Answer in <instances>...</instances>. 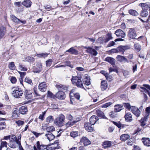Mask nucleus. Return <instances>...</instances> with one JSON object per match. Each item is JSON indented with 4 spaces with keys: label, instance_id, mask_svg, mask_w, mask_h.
<instances>
[{
    "label": "nucleus",
    "instance_id": "nucleus-1",
    "mask_svg": "<svg viewBox=\"0 0 150 150\" xmlns=\"http://www.w3.org/2000/svg\"><path fill=\"white\" fill-rule=\"evenodd\" d=\"M64 116L62 114H60L55 119L54 123L57 126L59 127H62L64 125Z\"/></svg>",
    "mask_w": 150,
    "mask_h": 150
},
{
    "label": "nucleus",
    "instance_id": "nucleus-2",
    "mask_svg": "<svg viewBox=\"0 0 150 150\" xmlns=\"http://www.w3.org/2000/svg\"><path fill=\"white\" fill-rule=\"evenodd\" d=\"M128 35L129 38L131 39H137L138 40H140L141 38L143 37V36H141L137 39L136 38L137 36V33L135 29L134 28H129L128 33Z\"/></svg>",
    "mask_w": 150,
    "mask_h": 150
},
{
    "label": "nucleus",
    "instance_id": "nucleus-3",
    "mask_svg": "<svg viewBox=\"0 0 150 150\" xmlns=\"http://www.w3.org/2000/svg\"><path fill=\"white\" fill-rule=\"evenodd\" d=\"M71 81L73 84H76L78 87L84 88L82 81L78 77L73 76L71 79Z\"/></svg>",
    "mask_w": 150,
    "mask_h": 150
},
{
    "label": "nucleus",
    "instance_id": "nucleus-4",
    "mask_svg": "<svg viewBox=\"0 0 150 150\" xmlns=\"http://www.w3.org/2000/svg\"><path fill=\"white\" fill-rule=\"evenodd\" d=\"M141 4L142 10L141 11L140 15L143 17H146L148 15L147 10L149 8V6L146 3H142Z\"/></svg>",
    "mask_w": 150,
    "mask_h": 150
},
{
    "label": "nucleus",
    "instance_id": "nucleus-5",
    "mask_svg": "<svg viewBox=\"0 0 150 150\" xmlns=\"http://www.w3.org/2000/svg\"><path fill=\"white\" fill-rule=\"evenodd\" d=\"M23 94V92L21 88H16L13 91L12 94L13 96L16 98H20Z\"/></svg>",
    "mask_w": 150,
    "mask_h": 150
},
{
    "label": "nucleus",
    "instance_id": "nucleus-6",
    "mask_svg": "<svg viewBox=\"0 0 150 150\" xmlns=\"http://www.w3.org/2000/svg\"><path fill=\"white\" fill-rule=\"evenodd\" d=\"M42 65L40 62H38L36 64V67L33 68V72L34 73H39L42 71Z\"/></svg>",
    "mask_w": 150,
    "mask_h": 150
},
{
    "label": "nucleus",
    "instance_id": "nucleus-7",
    "mask_svg": "<svg viewBox=\"0 0 150 150\" xmlns=\"http://www.w3.org/2000/svg\"><path fill=\"white\" fill-rule=\"evenodd\" d=\"M131 110L137 117H138L140 116L141 112L135 106H132L131 108Z\"/></svg>",
    "mask_w": 150,
    "mask_h": 150
},
{
    "label": "nucleus",
    "instance_id": "nucleus-8",
    "mask_svg": "<svg viewBox=\"0 0 150 150\" xmlns=\"http://www.w3.org/2000/svg\"><path fill=\"white\" fill-rule=\"evenodd\" d=\"M6 28L3 26L0 27V40L4 38L6 33Z\"/></svg>",
    "mask_w": 150,
    "mask_h": 150
},
{
    "label": "nucleus",
    "instance_id": "nucleus-9",
    "mask_svg": "<svg viewBox=\"0 0 150 150\" xmlns=\"http://www.w3.org/2000/svg\"><path fill=\"white\" fill-rule=\"evenodd\" d=\"M55 97L59 99L63 100L65 98V95L64 92L59 91L56 94Z\"/></svg>",
    "mask_w": 150,
    "mask_h": 150
},
{
    "label": "nucleus",
    "instance_id": "nucleus-10",
    "mask_svg": "<svg viewBox=\"0 0 150 150\" xmlns=\"http://www.w3.org/2000/svg\"><path fill=\"white\" fill-rule=\"evenodd\" d=\"M115 33L117 37L120 38H124L125 36V34L124 32L121 29L116 30Z\"/></svg>",
    "mask_w": 150,
    "mask_h": 150
},
{
    "label": "nucleus",
    "instance_id": "nucleus-11",
    "mask_svg": "<svg viewBox=\"0 0 150 150\" xmlns=\"http://www.w3.org/2000/svg\"><path fill=\"white\" fill-rule=\"evenodd\" d=\"M11 20L16 23H19V22H21L22 23L25 24H26V21H21L13 15H11Z\"/></svg>",
    "mask_w": 150,
    "mask_h": 150
},
{
    "label": "nucleus",
    "instance_id": "nucleus-12",
    "mask_svg": "<svg viewBox=\"0 0 150 150\" xmlns=\"http://www.w3.org/2000/svg\"><path fill=\"white\" fill-rule=\"evenodd\" d=\"M130 47L127 46H120L117 47L118 52H120L123 54L125 50L129 49Z\"/></svg>",
    "mask_w": 150,
    "mask_h": 150
},
{
    "label": "nucleus",
    "instance_id": "nucleus-13",
    "mask_svg": "<svg viewBox=\"0 0 150 150\" xmlns=\"http://www.w3.org/2000/svg\"><path fill=\"white\" fill-rule=\"evenodd\" d=\"M47 88V85L45 82H43L40 83L38 86L39 90L42 92L46 91Z\"/></svg>",
    "mask_w": 150,
    "mask_h": 150
},
{
    "label": "nucleus",
    "instance_id": "nucleus-14",
    "mask_svg": "<svg viewBox=\"0 0 150 150\" xmlns=\"http://www.w3.org/2000/svg\"><path fill=\"white\" fill-rule=\"evenodd\" d=\"M98 120V118L97 116L96 115L92 116L90 118V122L91 124L94 125Z\"/></svg>",
    "mask_w": 150,
    "mask_h": 150
},
{
    "label": "nucleus",
    "instance_id": "nucleus-15",
    "mask_svg": "<svg viewBox=\"0 0 150 150\" xmlns=\"http://www.w3.org/2000/svg\"><path fill=\"white\" fill-rule=\"evenodd\" d=\"M81 141L85 146H88L91 143V142L86 137H82Z\"/></svg>",
    "mask_w": 150,
    "mask_h": 150
},
{
    "label": "nucleus",
    "instance_id": "nucleus-16",
    "mask_svg": "<svg viewBox=\"0 0 150 150\" xmlns=\"http://www.w3.org/2000/svg\"><path fill=\"white\" fill-rule=\"evenodd\" d=\"M90 80V78L89 76H84L83 81L84 85L87 86L90 85L91 84Z\"/></svg>",
    "mask_w": 150,
    "mask_h": 150
},
{
    "label": "nucleus",
    "instance_id": "nucleus-17",
    "mask_svg": "<svg viewBox=\"0 0 150 150\" xmlns=\"http://www.w3.org/2000/svg\"><path fill=\"white\" fill-rule=\"evenodd\" d=\"M28 111L27 107L25 106H22L19 109V112L23 115L25 114Z\"/></svg>",
    "mask_w": 150,
    "mask_h": 150
},
{
    "label": "nucleus",
    "instance_id": "nucleus-18",
    "mask_svg": "<svg viewBox=\"0 0 150 150\" xmlns=\"http://www.w3.org/2000/svg\"><path fill=\"white\" fill-rule=\"evenodd\" d=\"M96 114L98 117L101 118L107 119L105 116L104 113L99 110H97L96 111Z\"/></svg>",
    "mask_w": 150,
    "mask_h": 150
},
{
    "label": "nucleus",
    "instance_id": "nucleus-19",
    "mask_svg": "<svg viewBox=\"0 0 150 150\" xmlns=\"http://www.w3.org/2000/svg\"><path fill=\"white\" fill-rule=\"evenodd\" d=\"M142 140L145 146H150V140L149 138H142Z\"/></svg>",
    "mask_w": 150,
    "mask_h": 150
},
{
    "label": "nucleus",
    "instance_id": "nucleus-20",
    "mask_svg": "<svg viewBox=\"0 0 150 150\" xmlns=\"http://www.w3.org/2000/svg\"><path fill=\"white\" fill-rule=\"evenodd\" d=\"M86 51L87 52L94 56L98 54L96 50L90 47V48H89L88 50H86Z\"/></svg>",
    "mask_w": 150,
    "mask_h": 150
},
{
    "label": "nucleus",
    "instance_id": "nucleus-21",
    "mask_svg": "<svg viewBox=\"0 0 150 150\" xmlns=\"http://www.w3.org/2000/svg\"><path fill=\"white\" fill-rule=\"evenodd\" d=\"M105 61L108 62L112 65H115V60L113 58L110 57H107L105 58Z\"/></svg>",
    "mask_w": 150,
    "mask_h": 150
},
{
    "label": "nucleus",
    "instance_id": "nucleus-22",
    "mask_svg": "<svg viewBox=\"0 0 150 150\" xmlns=\"http://www.w3.org/2000/svg\"><path fill=\"white\" fill-rule=\"evenodd\" d=\"M125 120L127 122H130L132 120V115L130 112L126 113L125 116Z\"/></svg>",
    "mask_w": 150,
    "mask_h": 150
},
{
    "label": "nucleus",
    "instance_id": "nucleus-23",
    "mask_svg": "<svg viewBox=\"0 0 150 150\" xmlns=\"http://www.w3.org/2000/svg\"><path fill=\"white\" fill-rule=\"evenodd\" d=\"M118 61L120 62H122L124 61L127 63L129 62V61L125 57L123 56L118 55L117 56L116 58Z\"/></svg>",
    "mask_w": 150,
    "mask_h": 150
},
{
    "label": "nucleus",
    "instance_id": "nucleus-24",
    "mask_svg": "<svg viewBox=\"0 0 150 150\" xmlns=\"http://www.w3.org/2000/svg\"><path fill=\"white\" fill-rule=\"evenodd\" d=\"M111 145V142L109 141H104L103 142L102 144L103 147L105 149L110 147Z\"/></svg>",
    "mask_w": 150,
    "mask_h": 150
},
{
    "label": "nucleus",
    "instance_id": "nucleus-25",
    "mask_svg": "<svg viewBox=\"0 0 150 150\" xmlns=\"http://www.w3.org/2000/svg\"><path fill=\"white\" fill-rule=\"evenodd\" d=\"M22 5L25 6L26 7H30L32 2L30 0H24L22 2Z\"/></svg>",
    "mask_w": 150,
    "mask_h": 150
},
{
    "label": "nucleus",
    "instance_id": "nucleus-26",
    "mask_svg": "<svg viewBox=\"0 0 150 150\" xmlns=\"http://www.w3.org/2000/svg\"><path fill=\"white\" fill-rule=\"evenodd\" d=\"M108 85L107 82L105 81H103L101 83V88L102 91L105 90L107 88Z\"/></svg>",
    "mask_w": 150,
    "mask_h": 150
},
{
    "label": "nucleus",
    "instance_id": "nucleus-27",
    "mask_svg": "<svg viewBox=\"0 0 150 150\" xmlns=\"http://www.w3.org/2000/svg\"><path fill=\"white\" fill-rule=\"evenodd\" d=\"M84 127L86 130L88 132H92L93 130V127L88 123H86L84 124Z\"/></svg>",
    "mask_w": 150,
    "mask_h": 150
},
{
    "label": "nucleus",
    "instance_id": "nucleus-28",
    "mask_svg": "<svg viewBox=\"0 0 150 150\" xmlns=\"http://www.w3.org/2000/svg\"><path fill=\"white\" fill-rule=\"evenodd\" d=\"M130 136L127 134H123L120 137V139L124 141H125L129 138Z\"/></svg>",
    "mask_w": 150,
    "mask_h": 150
},
{
    "label": "nucleus",
    "instance_id": "nucleus-29",
    "mask_svg": "<svg viewBox=\"0 0 150 150\" xmlns=\"http://www.w3.org/2000/svg\"><path fill=\"white\" fill-rule=\"evenodd\" d=\"M45 136L50 141L53 140L55 138V136L51 132H48L46 134Z\"/></svg>",
    "mask_w": 150,
    "mask_h": 150
},
{
    "label": "nucleus",
    "instance_id": "nucleus-30",
    "mask_svg": "<svg viewBox=\"0 0 150 150\" xmlns=\"http://www.w3.org/2000/svg\"><path fill=\"white\" fill-rule=\"evenodd\" d=\"M115 112H117L120 111L122 109L123 105L121 104H117L115 105Z\"/></svg>",
    "mask_w": 150,
    "mask_h": 150
},
{
    "label": "nucleus",
    "instance_id": "nucleus-31",
    "mask_svg": "<svg viewBox=\"0 0 150 150\" xmlns=\"http://www.w3.org/2000/svg\"><path fill=\"white\" fill-rule=\"evenodd\" d=\"M67 52H69L71 54L76 55L78 54V52L73 47H71L69 49Z\"/></svg>",
    "mask_w": 150,
    "mask_h": 150
},
{
    "label": "nucleus",
    "instance_id": "nucleus-32",
    "mask_svg": "<svg viewBox=\"0 0 150 150\" xmlns=\"http://www.w3.org/2000/svg\"><path fill=\"white\" fill-rule=\"evenodd\" d=\"M55 86L59 90H64L67 89V88L65 86L60 84H56Z\"/></svg>",
    "mask_w": 150,
    "mask_h": 150
},
{
    "label": "nucleus",
    "instance_id": "nucleus-33",
    "mask_svg": "<svg viewBox=\"0 0 150 150\" xmlns=\"http://www.w3.org/2000/svg\"><path fill=\"white\" fill-rule=\"evenodd\" d=\"M25 98L27 99H30L32 98V94L30 92L26 91L24 93Z\"/></svg>",
    "mask_w": 150,
    "mask_h": 150
},
{
    "label": "nucleus",
    "instance_id": "nucleus-34",
    "mask_svg": "<svg viewBox=\"0 0 150 150\" xmlns=\"http://www.w3.org/2000/svg\"><path fill=\"white\" fill-rule=\"evenodd\" d=\"M10 143H8L9 146L12 148H16V143L15 141L11 140Z\"/></svg>",
    "mask_w": 150,
    "mask_h": 150
},
{
    "label": "nucleus",
    "instance_id": "nucleus-35",
    "mask_svg": "<svg viewBox=\"0 0 150 150\" xmlns=\"http://www.w3.org/2000/svg\"><path fill=\"white\" fill-rule=\"evenodd\" d=\"M112 39L111 34L110 33H108L106 35V38L105 39L104 42L107 43L110 40Z\"/></svg>",
    "mask_w": 150,
    "mask_h": 150
},
{
    "label": "nucleus",
    "instance_id": "nucleus-36",
    "mask_svg": "<svg viewBox=\"0 0 150 150\" xmlns=\"http://www.w3.org/2000/svg\"><path fill=\"white\" fill-rule=\"evenodd\" d=\"M129 13L131 15L134 16H137L138 15V13L135 10H130L129 11Z\"/></svg>",
    "mask_w": 150,
    "mask_h": 150
},
{
    "label": "nucleus",
    "instance_id": "nucleus-37",
    "mask_svg": "<svg viewBox=\"0 0 150 150\" xmlns=\"http://www.w3.org/2000/svg\"><path fill=\"white\" fill-rule=\"evenodd\" d=\"M48 54L47 53H42L41 54H37L36 56L40 58H45L47 57Z\"/></svg>",
    "mask_w": 150,
    "mask_h": 150
},
{
    "label": "nucleus",
    "instance_id": "nucleus-38",
    "mask_svg": "<svg viewBox=\"0 0 150 150\" xmlns=\"http://www.w3.org/2000/svg\"><path fill=\"white\" fill-rule=\"evenodd\" d=\"M26 61L29 62H33L35 61V59L33 57H27L25 58Z\"/></svg>",
    "mask_w": 150,
    "mask_h": 150
},
{
    "label": "nucleus",
    "instance_id": "nucleus-39",
    "mask_svg": "<svg viewBox=\"0 0 150 150\" xmlns=\"http://www.w3.org/2000/svg\"><path fill=\"white\" fill-rule=\"evenodd\" d=\"M6 123L4 122H0V130H2L6 128Z\"/></svg>",
    "mask_w": 150,
    "mask_h": 150
},
{
    "label": "nucleus",
    "instance_id": "nucleus-40",
    "mask_svg": "<svg viewBox=\"0 0 150 150\" xmlns=\"http://www.w3.org/2000/svg\"><path fill=\"white\" fill-rule=\"evenodd\" d=\"M53 117L52 116H49L46 118V122L47 123L51 122L53 121Z\"/></svg>",
    "mask_w": 150,
    "mask_h": 150
},
{
    "label": "nucleus",
    "instance_id": "nucleus-41",
    "mask_svg": "<svg viewBox=\"0 0 150 150\" xmlns=\"http://www.w3.org/2000/svg\"><path fill=\"white\" fill-rule=\"evenodd\" d=\"M8 67L11 70H15L16 68L14 63L13 62H12L10 63L8 65Z\"/></svg>",
    "mask_w": 150,
    "mask_h": 150
},
{
    "label": "nucleus",
    "instance_id": "nucleus-42",
    "mask_svg": "<svg viewBox=\"0 0 150 150\" xmlns=\"http://www.w3.org/2000/svg\"><path fill=\"white\" fill-rule=\"evenodd\" d=\"M52 59H49L45 62L46 66L47 67H50L52 64Z\"/></svg>",
    "mask_w": 150,
    "mask_h": 150
},
{
    "label": "nucleus",
    "instance_id": "nucleus-43",
    "mask_svg": "<svg viewBox=\"0 0 150 150\" xmlns=\"http://www.w3.org/2000/svg\"><path fill=\"white\" fill-rule=\"evenodd\" d=\"M19 69L21 71H26L27 70V68L25 67L23 65L19 64Z\"/></svg>",
    "mask_w": 150,
    "mask_h": 150
},
{
    "label": "nucleus",
    "instance_id": "nucleus-44",
    "mask_svg": "<svg viewBox=\"0 0 150 150\" xmlns=\"http://www.w3.org/2000/svg\"><path fill=\"white\" fill-rule=\"evenodd\" d=\"M60 148V146H57V147L48 146L46 150H54L55 149H59Z\"/></svg>",
    "mask_w": 150,
    "mask_h": 150
},
{
    "label": "nucleus",
    "instance_id": "nucleus-45",
    "mask_svg": "<svg viewBox=\"0 0 150 150\" xmlns=\"http://www.w3.org/2000/svg\"><path fill=\"white\" fill-rule=\"evenodd\" d=\"M47 131L48 132H52L54 131L55 128L53 126H50L47 127L46 128Z\"/></svg>",
    "mask_w": 150,
    "mask_h": 150
},
{
    "label": "nucleus",
    "instance_id": "nucleus-46",
    "mask_svg": "<svg viewBox=\"0 0 150 150\" xmlns=\"http://www.w3.org/2000/svg\"><path fill=\"white\" fill-rule=\"evenodd\" d=\"M17 112V110H16V109H15L14 110H13L12 115L13 117L16 118L18 117Z\"/></svg>",
    "mask_w": 150,
    "mask_h": 150
},
{
    "label": "nucleus",
    "instance_id": "nucleus-47",
    "mask_svg": "<svg viewBox=\"0 0 150 150\" xmlns=\"http://www.w3.org/2000/svg\"><path fill=\"white\" fill-rule=\"evenodd\" d=\"M25 82L30 84L31 85H33L32 80L29 78L26 77L25 79Z\"/></svg>",
    "mask_w": 150,
    "mask_h": 150
},
{
    "label": "nucleus",
    "instance_id": "nucleus-48",
    "mask_svg": "<svg viewBox=\"0 0 150 150\" xmlns=\"http://www.w3.org/2000/svg\"><path fill=\"white\" fill-rule=\"evenodd\" d=\"M147 119V117H144L142 118L140 120V122L142 123V125H145V122L146 121Z\"/></svg>",
    "mask_w": 150,
    "mask_h": 150
},
{
    "label": "nucleus",
    "instance_id": "nucleus-49",
    "mask_svg": "<svg viewBox=\"0 0 150 150\" xmlns=\"http://www.w3.org/2000/svg\"><path fill=\"white\" fill-rule=\"evenodd\" d=\"M46 112V111L42 112V114H41L39 117V119L41 120H43L44 119V116Z\"/></svg>",
    "mask_w": 150,
    "mask_h": 150
},
{
    "label": "nucleus",
    "instance_id": "nucleus-50",
    "mask_svg": "<svg viewBox=\"0 0 150 150\" xmlns=\"http://www.w3.org/2000/svg\"><path fill=\"white\" fill-rule=\"evenodd\" d=\"M15 123L18 126H22L24 123V122L23 121L19 120L15 122Z\"/></svg>",
    "mask_w": 150,
    "mask_h": 150
},
{
    "label": "nucleus",
    "instance_id": "nucleus-51",
    "mask_svg": "<svg viewBox=\"0 0 150 150\" xmlns=\"http://www.w3.org/2000/svg\"><path fill=\"white\" fill-rule=\"evenodd\" d=\"M112 104V103L111 102H108L103 105H102V107L103 108H106L111 105Z\"/></svg>",
    "mask_w": 150,
    "mask_h": 150
},
{
    "label": "nucleus",
    "instance_id": "nucleus-52",
    "mask_svg": "<svg viewBox=\"0 0 150 150\" xmlns=\"http://www.w3.org/2000/svg\"><path fill=\"white\" fill-rule=\"evenodd\" d=\"M71 136L74 138L78 136V132H77L72 131L70 133Z\"/></svg>",
    "mask_w": 150,
    "mask_h": 150
},
{
    "label": "nucleus",
    "instance_id": "nucleus-53",
    "mask_svg": "<svg viewBox=\"0 0 150 150\" xmlns=\"http://www.w3.org/2000/svg\"><path fill=\"white\" fill-rule=\"evenodd\" d=\"M134 47L137 50L139 51H140L141 50L140 46L138 43H135L134 45Z\"/></svg>",
    "mask_w": 150,
    "mask_h": 150
},
{
    "label": "nucleus",
    "instance_id": "nucleus-54",
    "mask_svg": "<svg viewBox=\"0 0 150 150\" xmlns=\"http://www.w3.org/2000/svg\"><path fill=\"white\" fill-rule=\"evenodd\" d=\"M48 146L46 145L42 144L40 145V146L39 148L38 149L39 150H46L47 149Z\"/></svg>",
    "mask_w": 150,
    "mask_h": 150
},
{
    "label": "nucleus",
    "instance_id": "nucleus-55",
    "mask_svg": "<svg viewBox=\"0 0 150 150\" xmlns=\"http://www.w3.org/2000/svg\"><path fill=\"white\" fill-rule=\"evenodd\" d=\"M55 96L50 91H48L47 92V97H50L51 98H54Z\"/></svg>",
    "mask_w": 150,
    "mask_h": 150
},
{
    "label": "nucleus",
    "instance_id": "nucleus-56",
    "mask_svg": "<svg viewBox=\"0 0 150 150\" xmlns=\"http://www.w3.org/2000/svg\"><path fill=\"white\" fill-rule=\"evenodd\" d=\"M18 72L20 75L21 79H23L26 74V73L25 72H21L19 71H18Z\"/></svg>",
    "mask_w": 150,
    "mask_h": 150
},
{
    "label": "nucleus",
    "instance_id": "nucleus-57",
    "mask_svg": "<svg viewBox=\"0 0 150 150\" xmlns=\"http://www.w3.org/2000/svg\"><path fill=\"white\" fill-rule=\"evenodd\" d=\"M7 143L6 142H2L1 143L0 147H1V149H2V148L3 147H7Z\"/></svg>",
    "mask_w": 150,
    "mask_h": 150
},
{
    "label": "nucleus",
    "instance_id": "nucleus-58",
    "mask_svg": "<svg viewBox=\"0 0 150 150\" xmlns=\"http://www.w3.org/2000/svg\"><path fill=\"white\" fill-rule=\"evenodd\" d=\"M22 4L21 2H16L14 3V5L17 7H19Z\"/></svg>",
    "mask_w": 150,
    "mask_h": 150
},
{
    "label": "nucleus",
    "instance_id": "nucleus-59",
    "mask_svg": "<svg viewBox=\"0 0 150 150\" xmlns=\"http://www.w3.org/2000/svg\"><path fill=\"white\" fill-rule=\"evenodd\" d=\"M10 81L12 83H15L16 82L17 79L15 77L12 76L11 78Z\"/></svg>",
    "mask_w": 150,
    "mask_h": 150
},
{
    "label": "nucleus",
    "instance_id": "nucleus-60",
    "mask_svg": "<svg viewBox=\"0 0 150 150\" xmlns=\"http://www.w3.org/2000/svg\"><path fill=\"white\" fill-rule=\"evenodd\" d=\"M124 106L126 107V108L129 109L131 110V107L130 106V104L127 103H123Z\"/></svg>",
    "mask_w": 150,
    "mask_h": 150
},
{
    "label": "nucleus",
    "instance_id": "nucleus-61",
    "mask_svg": "<svg viewBox=\"0 0 150 150\" xmlns=\"http://www.w3.org/2000/svg\"><path fill=\"white\" fill-rule=\"evenodd\" d=\"M146 113L147 116H148L149 115L150 112V107H149L146 108Z\"/></svg>",
    "mask_w": 150,
    "mask_h": 150
},
{
    "label": "nucleus",
    "instance_id": "nucleus-62",
    "mask_svg": "<svg viewBox=\"0 0 150 150\" xmlns=\"http://www.w3.org/2000/svg\"><path fill=\"white\" fill-rule=\"evenodd\" d=\"M74 95L75 97L78 100H79L80 97V95L79 93H74Z\"/></svg>",
    "mask_w": 150,
    "mask_h": 150
},
{
    "label": "nucleus",
    "instance_id": "nucleus-63",
    "mask_svg": "<svg viewBox=\"0 0 150 150\" xmlns=\"http://www.w3.org/2000/svg\"><path fill=\"white\" fill-rule=\"evenodd\" d=\"M66 117L70 121H71L73 118V117L70 114H67Z\"/></svg>",
    "mask_w": 150,
    "mask_h": 150
},
{
    "label": "nucleus",
    "instance_id": "nucleus-64",
    "mask_svg": "<svg viewBox=\"0 0 150 150\" xmlns=\"http://www.w3.org/2000/svg\"><path fill=\"white\" fill-rule=\"evenodd\" d=\"M115 43L113 41H112L110 42L108 45V47H110L112 46H113L115 45Z\"/></svg>",
    "mask_w": 150,
    "mask_h": 150
}]
</instances>
